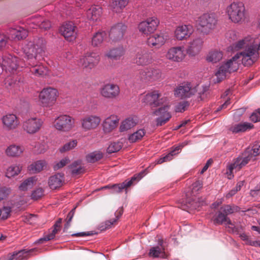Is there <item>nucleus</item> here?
<instances>
[{
	"label": "nucleus",
	"instance_id": "nucleus-1",
	"mask_svg": "<svg viewBox=\"0 0 260 260\" xmlns=\"http://www.w3.org/2000/svg\"><path fill=\"white\" fill-rule=\"evenodd\" d=\"M256 53L252 47L247 48L245 51L237 53L225 63L221 64L215 73V83H219L223 80L228 73L236 71L239 68V59H241L244 66H250L256 61Z\"/></svg>",
	"mask_w": 260,
	"mask_h": 260
},
{
	"label": "nucleus",
	"instance_id": "nucleus-2",
	"mask_svg": "<svg viewBox=\"0 0 260 260\" xmlns=\"http://www.w3.org/2000/svg\"><path fill=\"white\" fill-rule=\"evenodd\" d=\"M45 44L42 38H39L33 42H29L24 48L25 63L29 66H35L40 59V54L44 50Z\"/></svg>",
	"mask_w": 260,
	"mask_h": 260
},
{
	"label": "nucleus",
	"instance_id": "nucleus-3",
	"mask_svg": "<svg viewBox=\"0 0 260 260\" xmlns=\"http://www.w3.org/2000/svg\"><path fill=\"white\" fill-rule=\"evenodd\" d=\"M260 154V145L254 144L251 148H247L241 155H239L234 160L228 167L229 170L232 172L234 169L240 170L246 166L249 161L255 160V157Z\"/></svg>",
	"mask_w": 260,
	"mask_h": 260
},
{
	"label": "nucleus",
	"instance_id": "nucleus-4",
	"mask_svg": "<svg viewBox=\"0 0 260 260\" xmlns=\"http://www.w3.org/2000/svg\"><path fill=\"white\" fill-rule=\"evenodd\" d=\"M217 19L214 14L204 13L198 18V29L203 35H207L215 29Z\"/></svg>",
	"mask_w": 260,
	"mask_h": 260
},
{
	"label": "nucleus",
	"instance_id": "nucleus-5",
	"mask_svg": "<svg viewBox=\"0 0 260 260\" xmlns=\"http://www.w3.org/2000/svg\"><path fill=\"white\" fill-rule=\"evenodd\" d=\"M226 13L233 22H241L245 18V6L242 2H233L227 7Z\"/></svg>",
	"mask_w": 260,
	"mask_h": 260
},
{
	"label": "nucleus",
	"instance_id": "nucleus-6",
	"mask_svg": "<svg viewBox=\"0 0 260 260\" xmlns=\"http://www.w3.org/2000/svg\"><path fill=\"white\" fill-rule=\"evenodd\" d=\"M0 65L3 71L14 73L20 67L23 68L26 64L22 61H19L18 58L11 54H6L2 57V60H0Z\"/></svg>",
	"mask_w": 260,
	"mask_h": 260
},
{
	"label": "nucleus",
	"instance_id": "nucleus-7",
	"mask_svg": "<svg viewBox=\"0 0 260 260\" xmlns=\"http://www.w3.org/2000/svg\"><path fill=\"white\" fill-rule=\"evenodd\" d=\"M161 75V71L158 68H149L140 70L137 77L141 81L150 83L159 80Z\"/></svg>",
	"mask_w": 260,
	"mask_h": 260
},
{
	"label": "nucleus",
	"instance_id": "nucleus-8",
	"mask_svg": "<svg viewBox=\"0 0 260 260\" xmlns=\"http://www.w3.org/2000/svg\"><path fill=\"white\" fill-rule=\"evenodd\" d=\"M144 172H141L138 174L134 175L130 180H126L119 184L106 185L102 188V189H109L110 193L112 194L121 192L124 188H127L133 184V181L138 180H140L144 176Z\"/></svg>",
	"mask_w": 260,
	"mask_h": 260
},
{
	"label": "nucleus",
	"instance_id": "nucleus-9",
	"mask_svg": "<svg viewBox=\"0 0 260 260\" xmlns=\"http://www.w3.org/2000/svg\"><path fill=\"white\" fill-rule=\"evenodd\" d=\"M58 96L57 90L53 88H44L40 93L39 100L43 106H52L56 102Z\"/></svg>",
	"mask_w": 260,
	"mask_h": 260
},
{
	"label": "nucleus",
	"instance_id": "nucleus-10",
	"mask_svg": "<svg viewBox=\"0 0 260 260\" xmlns=\"http://www.w3.org/2000/svg\"><path fill=\"white\" fill-rule=\"evenodd\" d=\"M167 101V98L162 96L158 90H154L148 92L144 97L143 102L151 107H157L162 105Z\"/></svg>",
	"mask_w": 260,
	"mask_h": 260
},
{
	"label": "nucleus",
	"instance_id": "nucleus-11",
	"mask_svg": "<svg viewBox=\"0 0 260 260\" xmlns=\"http://www.w3.org/2000/svg\"><path fill=\"white\" fill-rule=\"evenodd\" d=\"M74 123L75 120L73 118L67 115H63L55 119L54 125L57 130L68 132L74 127Z\"/></svg>",
	"mask_w": 260,
	"mask_h": 260
},
{
	"label": "nucleus",
	"instance_id": "nucleus-12",
	"mask_svg": "<svg viewBox=\"0 0 260 260\" xmlns=\"http://www.w3.org/2000/svg\"><path fill=\"white\" fill-rule=\"evenodd\" d=\"M159 23V20L156 17H152L141 22L138 28L140 32L148 35L153 33L156 29Z\"/></svg>",
	"mask_w": 260,
	"mask_h": 260
},
{
	"label": "nucleus",
	"instance_id": "nucleus-13",
	"mask_svg": "<svg viewBox=\"0 0 260 260\" xmlns=\"http://www.w3.org/2000/svg\"><path fill=\"white\" fill-rule=\"evenodd\" d=\"M101 95L106 99L113 100L117 98L120 93L118 85L114 83H107L100 88Z\"/></svg>",
	"mask_w": 260,
	"mask_h": 260
},
{
	"label": "nucleus",
	"instance_id": "nucleus-14",
	"mask_svg": "<svg viewBox=\"0 0 260 260\" xmlns=\"http://www.w3.org/2000/svg\"><path fill=\"white\" fill-rule=\"evenodd\" d=\"M43 123V121L40 118H30L23 121L22 128L27 133L34 134L39 131Z\"/></svg>",
	"mask_w": 260,
	"mask_h": 260
},
{
	"label": "nucleus",
	"instance_id": "nucleus-15",
	"mask_svg": "<svg viewBox=\"0 0 260 260\" xmlns=\"http://www.w3.org/2000/svg\"><path fill=\"white\" fill-rule=\"evenodd\" d=\"M196 91L189 82L183 83L174 90V95L176 98L184 99L190 98Z\"/></svg>",
	"mask_w": 260,
	"mask_h": 260
},
{
	"label": "nucleus",
	"instance_id": "nucleus-16",
	"mask_svg": "<svg viewBox=\"0 0 260 260\" xmlns=\"http://www.w3.org/2000/svg\"><path fill=\"white\" fill-rule=\"evenodd\" d=\"M127 26L122 23H118L112 26L109 32L110 39L114 42L121 40L126 30Z\"/></svg>",
	"mask_w": 260,
	"mask_h": 260
},
{
	"label": "nucleus",
	"instance_id": "nucleus-17",
	"mask_svg": "<svg viewBox=\"0 0 260 260\" xmlns=\"http://www.w3.org/2000/svg\"><path fill=\"white\" fill-rule=\"evenodd\" d=\"M101 118L95 115H87L81 119V126L84 131L96 128L101 122Z\"/></svg>",
	"mask_w": 260,
	"mask_h": 260
},
{
	"label": "nucleus",
	"instance_id": "nucleus-18",
	"mask_svg": "<svg viewBox=\"0 0 260 260\" xmlns=\"http://www.w3.org/2000/svg\"><path fill=\"white\" fill-rule=\"evenodd\" d=\"M99 59L96 53H87L80 59L79 64L83 68L91 70L99 62Z\"/></svg>",
	"mask_w": 260,
	"mask_h": 260
},
{
	"label": "nucleus",
	"instance_id": "nucleus-19",
	"mask_svg": "<svg viewBox=\"0 0 260 260\" xmlns=\"http://www.w3.org/2000/svg\"><path fill=\"white\" fill-rule=\"evenodd\" d=\"M193 31V27L190 24L179 25L175 30L174 37L179 41L187 40L190 37Z\"/></svg>",
	"mask_w": 260,
	"mask_h": 260
},
{
	"label": "nucleus",
	"instance_id": "nucleus-20",
	"mask_svg": "<svg viewBox=\"0 0 260 260\" xmlns=\"http://www.w3.org/2000/svg\"><path fill=\"white\" fill-rule=\"evenodd\" d=\"M61 35L69 41H72L77 36L76 27L72 22H68L63 24L60 28Z\"/></svg>",
	"mask_w": 260,
	"mask_h": 260
},
{
	"label": "nucleus",
	"instance_id": "nucleus-21",
	"mask_svg": "<svg viewBox=\"0 0 260 260\" xmlns=\"http://www.w3.org/2000/svg\"><path fill=\"white\" fill-rule=\"evenodd\" d=\"M169 107L164 106L153 112V114L158 117L156 119V125L161 126L166 123L171 118V114L168 112Z\"/></svg>",
	"mask_w": 260,
	"mask_h": 260
},
{
	"label": "nucleus",
	"instance_id": "nucleus-22",
	"mask_svg": "<svg viewBox=\"0 0 260 260\" xmlns=\"http://www.w3.org/2000/svg\"><path fill=\"white\" fill-rule=\"evenodd\" d=\"M184 48L181 46L172 47L169 49L166 57L169 60L176 62L181 61L185 57Z\"/></svg>",
	"mask_w": 260,
	"mask_h": 260
},
{
	"label": "nucleus",
	"instance_id": "nucleus-23",
	"mask_svg": "<svg viewBox=\"0 0 260 260\" xmlns=\"http://www.w3.org/2000/svg\"><path fill=\"white\" fill-rule=\"evenodd\" d=\"M153 57L151 52L145 50L137 52L136 56V62L139 66H146L152 62Z\"/></svg>",
	"mask_w": 260,
	"mask_h": 260
},
{
	"label": "nucleus",
	"instance_id": "nucleus-24",
	"mask_svg": "<svg viewBox=\"0 0 260 260\" xmlns=\"http://www.w3.org/2000/svg\"><path fill=\"white\" fill-rule=\"evenodd\" d=\"M203 43V41L201 38L198 37L194 39L189 43V45L186 50V53L189 56H196L201 51Z\"/></svg>",
	"mask_w": 260,
	"mask_h": 260
},
{
	"label": "nucleus",
	"instance_id": "nucleus-25",
	"mask_svg": "<svg viewBox=\"0 0 260 260\" xmlns=\"http://www.w3.org/2000/svg\"><path fill=\"white\" fill-rule=\"evenodd\" d=\"M64 181V174L58 173L49 177L48 185L51 189H56L60 187Z\"/></svg>",
	"mask_w": 260,
	"mask_h": 260
},
{
	"label": "nucleus",
	"instance_id": "nucleus-26",
	"mask_svg": "<svg viewBox=\"0 0 260 260\" xmlns=\"http://www.w3.org/2000/svg\"><path fill=\"white\" fill-rule=\"evenodd\" d=\"M30 22L34 25L32 28L39 27L40 28L44 30H47L51 27V23L40 16H35L31 17Z\"/></svg>",
	"mask_w": 260,
	"mask_h": 260
},
{
	"label": "nucleus",
	"instance_id": "nucleus-27",
	"mask_svg": "<svg viewBox=\"0 0 260 260\" xmlns=\"http://www.w3.org/2000/svg\"><path fill=\"white\" fill-rule=\"evenodd\" d=\"M166 39L162 34H154L148 39L147 44L151 47L159 48L165 44Z\"/></svg>",
	"mask_w": 260,
	"mask_h": 260
},
{
	"label": "nucleus",
	"instance_id": "nucleus-28",
	"mask_svg": "<svg viewBox=\"0 0 260 260\" xmlns=\"http://www.w3.org/2000/svg\"><path fill=\"white\" fill-rule=\"evenodd\" d=\"M4 127L7 129H12L16 127L18 124L17 117L13 114H7L2 118Z\"/></svg>",
	"mask_w": 260,
	"mask_h": 260
},
{
	"label": "nucleus",
	"instance_id": "nucleus-29",
	"mask_svg": "<svg viewBox=\"0 0 260 260\" xmlns=\"http://www.w3.org/2000/svg\"><path fill=\"white\" fill-rule=\"evenodd\" d=\"M102 13V8L99 6H91L86 12L87 18L93 22L100 19Z\"/></svg>",
	"mask_w": 260,
	"mask_h": 260
},
{
	"label": "nucleus",
	"instance_id": "nucleus-30",
	"mask_svg": "<svg viewBox=\"0 0 260 260\" xmlns=\"http://www.w3.org/2000/svg\"><path fill=\"white\" fill-rule=\"evenodd\" d=\"M124 54V48L122 46H119L110 49L106 56L112 60H118L121 59Z\"/></svg>",
	"mask_w": 260,
	"mask_h": 260
},
{
	"label": "nucleus",
	"instance_id": "nucleus-31",
	"mask_svg": "<svg viewBox=\"0 0 260 260\" xmlns=\"http://www.w3.org/2000/svg\"><path fill=\"white\" fill-rule=\"evenodd\" d=\"M129 0H110V6L112 10L116 13H121L127 5Z\"/></svg>",
	"mask_w": 260,
	"mask_h": 260
},
{
	"label": "nucleus",
	"instance_id": "nucleus-32",
	"mask_svg": "<svg viewBox=\"0 0 260 260\" xmlns=\"http://www.w3.org/2000/svg\"><path fill=\"white\" fill-rule=\"evenodd\" d=\"M107 38V33L104 30L95 32L91 39V45L93 47L100 46Z\"/></svg>",
	"mask_w": 260,
	"mask_h": 260
},
{
	"label": "nucleus",
	"instance_id": "nucleus-33",
	"mask_svg": "<svg viewBox=\"0 0 260 260\" xmlns=\"http://www.w3.org/2000/svg\"><path fill=\"white\" fill-rule=\"evenodd\" d=\"M148 255L150 257L153 258L160 257L162 258H167L168 253L165 251L164 248H161L159 246H156L151 247L150 249Z\"/></svg>",
	"mask_w": 260,
	"mask_h": 260
},
{
	"label": "nucleus",
	"instance_id": "nucleus-34",
	"mask_svg": "<svg viewBox=\"0 0 260 260\" xmlns=\"http://www.w3.org/2000/svg\"><path fill=\"white\" fill-rule=\"evenodd\" d=\"M24 149L18 145L12 144L7 147L5 150L6 155L9 157H17L23 152Z\"/></svg>",
	"mask_w": 260,
	"mask_h": 260
},
{
	"label": "nucleus",
	"instance_id": "nucleus-35",
	"mask_svg": "<svg viewBox=\"0 0 260 260\" xmlns=\"http://www.w3.org/2000/svg\"><path fill=\"white\" fill-rule=\"evenodd\" d=\"M10 34L13 39L18 40H23L28 36L27 31L21 27L12 28L10 30Z\"/></svg>",
	"mask_w": 260,
	"mask_h": 260
},
{
	"label": "nucleus",
	"instance_id": "nucleus-36",
	"mask_svg": "<svg viewBox=\"0 0 260 260\" xmlns=\"http://www.w3.org/2000/svg\"><path fill=\"white\" fill-rule=\"evenodd\" d=\"M182 147V146H178L174 148H172V150L165 156L161 157L156 160L157 164H161L164 162L169 161L172 160L173 156L178 154Z\"/></svg>",
	"mask_w": 260,
	"mask_h": 260
},
{
	"label": "nucleus",
	"instance_id": "nucleus-37",
	"mask_svg": "<svg viewBox=\"0 0 260 260\" xmlns=\"http://www.w3.org/2000/svg\"><path fill=\"white\" fill-rule=\"evenodd\" d=\"M118 120L114 116L107 118L103 123L104 130L106 132H110L116 127Z\"/></svg>",
	"mask_w": 260,
	"mask_h": 260
},
{
	"label": "nucleus",
	"instance_id": "nucleus-38",
	"mask_svg": "<svg viewBox=\"0 0 260 260\" xmlns=\"http://www.w3.org/2000/svg\"><path fill=\"white\" fill-rule=\"evenodd\" d=\"M123 211L122 208L118 209L115 213L116 218L110 220L106 221L104 223H102L100 226V229L101 231H104L110 228L111 225L116 223L117 220L120 217V216L123 214Z\"/></svg>",
	"mask_w": 260,
	"mask_h": 260
},
{
	"label": "nucleus",
	"instance_id": "nucleus-39",
	"mask_svg": "<svg viewBox=\"0 0 260 260\" xmlns=\"http://www.w3.org/2000/svg\"><path fill=\"white\" fill-rule=\"evenodd\" d=\"M253 127V125L248 122L240 123L233 125L231 128V131L233 133H239L244 132L247 130L251 129Z\"/></svg>",
	"mask_w": 260,
	"mask_h": 260
},
{
	"label": "nucleus",
	"instance_id": "nucleus-40",
	"mask_svg": "<svg viewBox=\"0 0 260 260\" xmlns=\"http://www.w3.org/2000/svg\"><path fill=\"white\" fill-rule=\"evenodd\" d=\"M24 67H30V71L34 75L40 76L44 75L47 72V69L42 64H39L38 60L37 61L35 66H29L27 64Z\"/></svg>",
	"mask_w": 260,
	"mask_h": 260
},
{
	"label": "nucleus",
	"instance_id": "nucleus-41",
	"mask_svg": "<svg viewBox=\"0 0 260 260\" xmlns=\"http://www.w3.org/2000/svg\"><path fill=\"white\" fill-rule=\"evenodd\" d=\"M82 161L77 160L73 162L70 166L71 174L73 175H77L84 172V168L81 165Z\"/></svg>",
	"mask_w": 260,
	"mask_h": 260
},
{
	"label": "nucleus",
	"instance_id": "nucleus-42",
	"mask_svg": "<svg viewBox=\"0 0 260 260\" xmlns=\"http://www.w3.org/2000/svg\"><path fill=\"white\" fill-rule=\"evenodd\" d=\"M137 123V119L132 117H128L122 122L119 130L121 132L126 131L134 127Z\"/></svg>",
	"mask_w": 260,
	"mask_h": 260
},
{
	"label": "nucleus",
	"instance_id": "nucleus-43",
	"mask_svg": "<svg viewBox=\"0 0 260 260\" xmlns=\"http://www.w3.org/2000/svg\"><path fill=\"white\" fill-rule=\"evenodd\" d=\"M46 162L44 160H38L28 167V170L32 173H36L41 172L44 167L46 165Z\"/></svg>",
	"mask_w": 260,
	"mask_h": 260
},
{
	"label": "nucleus",
	"instance_id": "nucleus-44",
	"mask_svg": "<svg viewBox=\"0 0 260 260\" xmlns=\"http://www.w3.org/2000/svg\"><path fill=\"white\" fill-rule=\"evenodd\" d=\"M145 133L146 132L144 129H140L133 134L129 135L128 140L131 143H135L141 140L145 135Z\"/></svg>",
	"mask_w": 260,
	"mask_h": 260
},
{
	"label": "nucleus",
	"instance_id": "nucleus-45",
	"mask_svg": "<svg viewBox=\"0 0 260 260\" xmlns=\"http://www.w3.org/2000/svg\"><path fill=\"white\" fill-rule=\"evenodd\" d=\"M222 53L217 50L211 51L207 56V60L209 62L216 63L220 61L222 58Z\"/></svg>",
	"mask_w": 260,
	"mask_h": 260
},
{
	"label": "nucleus",
	"instance_id": "nucleus-46",
	"mask_svg": "<svg viewBox=\"0 0 260 260\" xmlns=\"http://www.w3.org/2000/svg\"><path fill=\"white\" fill-rule=\"evenodd\" d=\"M21 167L19 165H14L9 167L6 172V176L11 178L17 175L21 171Z\"/></svg>",
	"mask_w": 260,
	"mask_h": 260
},
{
	"label": "nucleus",
	"instance_id": "nucleus-47",
	"mask_svg": "<svg viewBox=\"0 0 260 260\" xmlns=\"http://www.w3.org/2000/svg\"><path fill=\"white\" fill-rule=\"evenodd\" d=\"M103 157V153L99 151H94L91 152L86 156V159L87 162L89 163H94L101 159Z\"/></svg>",
	"mask_w": 260,
	"mask_h": 260
},
{
	"label": "nucleus",
	"instance_id": "nucleus-48",
	"mask_svg": "<svg viewBox=\"0 0 260 260\" xmlns=\"http://www.w3.org/2000/svg\"><path fill=\"white\" fill-rule=\"evenodd\" d=\"M59 230V229L53 227V230L50 234L45 235L43 238L38 239L36 241V243L42 244L44 242L48 241L53 239L55 238V235Z\"/></svg>",
	"mask_w": 260,
	"mask_h": 260
},
{
	"label": "nucleus",
	"instance_id": "nucleus-49",
	"mask_svg": "<svg viewBox=\"0 0 260 260\" xmlns=\"http://www.w3.org/2000/svg\"><path fill=\"white\" fill-rule=\"evenodd\" d=\"M226 216L220 210L218 211L213 217V221L214 224L221 225L225 222Z\"/></svg>",
	"mask_w": 260,
	"mask_h": 260
},
{
	"label": "nucleus",
	"instance_id": "nucleus-50",
	"mask_svg": "<svg viewBox=\"0 0 260 260\" xmlns=\"http://www.w3.org/2000/svg\"><path fill=\"white\" fill-rule=\"evenodd\" d=\"M209 85H204L202 86V89L198 93V101H203L209 96Z\"/></svg>",
	"mask_w": 260,
	"mask_h": 260
},
{
	"label": "nucleus",
	"instance_id": "nucleus-51",
	"mask_svg": "<svg viewBox=\"0 0 260 260\" xmlns=\"http://www.w3.org/2000/svg\"><path fill=\"white\" fill-rule=\"evenodd\" d=\"M35 181V178L30 177L22 182L19 185V188L22 191H25L28 189L31 188L32 187Z\"/></svg>",
	"mask_w": 260,
	"mask_h": 260
},
{
	"label": "nucleus",
	"instance_id": "nucleus-52",
	"mask_svg": "<svg viewBox=\"0 0 260 260\" xmlns=\"http://www.w3.org/2000/svg\"><path fill=\"white\" fill-rule=\"evenodd\" d=\"M36 250L35 249H31L29 250L22 249L18 251H15L13 253L15 255V259H22L25 258L30 253Z\"/></svg>",
	"mask_w": 260,
	"mask_h": 260
},
{
	"label": "nucleus",
	"instance_id": "nucleus-53",
	"mask_svg": "<svg viewBox=\"0 0 260 260\" xmlns=\"http://www.w3.org/2000/svg\"><path fill=\"white\" fill-rule=\"evenodd\" d=\"M189 105L190 103L188 101L180 102L175 106V111L176 112L182 113L187 110Z\"/></svg>",
	"mask_w": 260,
	"mask_h": 260
},
{
	"label": "nucleus",
	"instance_id": "nucleus-54",
	"mask_svg": "<svg viewBox=\"0 0 260 260\" xmlns=\"http://www.w3.org/2000/svg\"><path fill=\"white\" fill-rule=\"evenodd\" d=\"M122 147V143L120 142H115L112 143L108 147L107 151L109 153H112L118 152Z\"/></svg>",
	"mask_w": 260,
	"mask_h": 260
},
{
	"label": "nucleus",
	"instance_id": "nucleus-55",
	"mask_svg": "<svg viewBox=\"0 0 260 260\" xmlns=\"http://www.w3.org/2000/svg\"><path fill=\"white\" fill-rule=\"evenodd\" d=\"M19 83V80L17 81L11 76L7 77L5 80V84L7 88H15L18 86Z\"/></svg>",
	"mask_w": 260,
	"mask_h": 260
},
{
	"label": "nucleus",
	"instance_id": "nucleus-56",
	"mask_svg": "<svg viewBox=\"0 0 260 260\" xmlns=\"http://www.w3.org/2000/svg\"><path fill=\"white\" fill-rule=\"evenodd\" d=\"M44 192V190L42 188H38L32 191L31 195V198L34 200H37L43 196Z\"/></svg>",
	"mask_w": 260,
	"mask_h": 260
},
{
	"label": "nucleus",
	"instance_id": "nucleus-57",
	"mask_svg": "<svg viewBox=\"0 0 260 260\" xmlns=\"http://www.w3.org/2000/svg\"><path fill=\"white\" fill-rule=\"evenodd\" d=\"M77 140H76L68 142L67 143L64 144L62 147L60 148V151L61 152L66 151H69L76 147L77 145Z\"/></svg>",
	"mask_w": 260,
	"mask_h": 260
},
{
	"label": "nucleus",
	"instance_id": "nucleus-58",
	"mask_svg": "<svg viewBox=\"0 0 260 260\" xmlns=\"http://www.w3.org/2000/svg\"><path fill=\"white\" fill-rule=\"evenodd\" d=\"M219 210L226 216L235 212L234 207H232L230 205H224L221 207Z\"/></svg>",
	"mask_w": 260,
	"mask_h": 260
},
{
	"label": "nucleus",
	"instance_id": "nucleus-59",
	"mask_svg": "<svg viewBox=\"0 0 260 260\" xmlns=\"http://www.w3.org/2000/svg\"><path fill=\"white\" fill-rule=\"evenodd\" d=\"M11 211L9 207H4L2 209L0 208V217L2 219L5 220L8 218Z\"/></svg>",
	"mask_w": 260,
	"mask_h": 260
},
{
	"label": "nucleus",
	"instance_id": "nucleus-60",
	"mask_svg": "<svg viewBox=\"0 0 260 260\" xmlns=\"http://www.w3.org/2000/svg\"><path fill=\"white\" fill-rule=\"evenodd\" d=\"M70 162V159L68 157H66L62 159L59 162H57L53 166V169L55 171H56L60 168H63L67 164H68Z\"/></svg>",
	"mask_w": 260,
	"mask_h": 260
},
{
	"label": "nucleus",
	"instance_id": "nucleus-61",
	"mask_svg": "<svg viewBox=\"0 0 260 260\" xmlns=\"http://www.w3.org/2000/svg\"><path fill=\"white\" fill-rule=\"evenodd\" d=\"M250 45H246V43L244 40H241L233 44V48L236 50H239L246 47L245 49L242 51L243 52Z\"/></svg>",
	"mask_w": 260,
	"mask_h": 260
},
{
	"label": "nucleus",
	"instance_id": "nucleus-62",
	"mask_svg": "<svg viewBox=\"0 0 260 260\" xmlns=\"http://www.w3.org/2000/svg\"><path fill=\"white\" fill-rule=\"evenodd\" d=\"M196 198L194 197H192L191 198L187 197L185 201H183L184 205H186L187 207L194 208H195V206H194V204L196 203Z\"/></svg>",
	"mask_w": 260,
	"mask_h": 260
},
{
	"label": "nucleus",
	"instance_id": "nucleus-63",
	"mask_svg": "<svg viewBox=\"0 0 260 260\" xmlns=\"http://www.w3.org/2000/svg\"><path fill=\"white\" fill-rule=\"evenodd\" d=\"M192 192L198 191L203 186L202 181L198 180L192 184Z\"/></svg>",
	"mask_w": 260,
	"mask_h": 260
},
{
	"label": "nucleus",
	"instance_id": "nucleus-64",
	"mask_svg": "<svg viewBox=\"0 0 260 260\" xmlns=\"http://www.w3.org/2000/svg\"><path fill=\"white\" fill-rule=\"evenodd\" d=\"M9 193V189L6 187L0 188V201L5 199Z\"/></svg>",
	"mask_w": 260,
	"mask_h": 260
}]
</instances>
